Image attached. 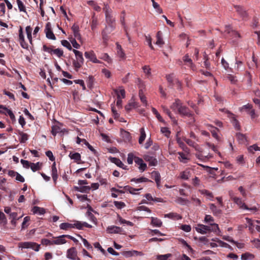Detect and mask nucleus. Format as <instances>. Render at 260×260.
Returning a JSON list of instances; mask_svg holds the SVG:
<instances>
[{"label": "nucleus", "mask_w": 260, "mask_h": 260, "mask_svg": "<svg viewBox=\"0 0 260 260\" xmlns=\"http://www.w3.org/2000/svg\"><path fill=\"white\" fill-rule=\"evenodd\" d=\"M173 111L177 110L178 113L183 116L191 117L192 114L189 109L185 106H183L181 102L179 99H176L174 103L171 106Z\"/></svg>", "instance_id": "1"}, {"label": "nucleus", "mask_w": 260, "mask_h": 260, "mask_svg": "<svg viewBox=\"0 0 260 260\" xmlns=\"http://www.w3.org/2000/svg\"><path fill=\"white\" fill-rule=\"evenodd\" d=\"M196 230L197 232L201 234H206L211 232L216 233L219 231V227L217 224L211 223L209 225L198 224Z\"/></svg>", "instance_id": "2"}, {"label": "nucleus", "mask_w": 260, "mask_h": 260, "mask_svg": "<svg viewBox=\"0 0 260 260\" xmlns=\"http://www.w3.org/2000/svg\"><path fill=\"white\" fill-rule=\"evenodd\" d=\"M73 52L75 53L76 60L73 61V65L77 71L80 68L84 62V58L82 52L76 49H73Z\"/></svg>", "instance_id": "3"}, {"label": "nucleus", "mask_w": 260, "mask_h": 260, "mask_svg": "<svg viewBox=\"0 0 260 260\" xmlns=\"http://www.w3.org/2000/svg\"><path fill=\"white\" fill-rule=\"evenodd\" d=\"M40 246V245L32 242H24L19 243V247L21 248H31L36 251L39 250Z\"/></svg>", "instance_id": "4"}, {"label": "nucleus", "mask_w": 260, "mask_h": 260, "mask_svg": "<svg viewBox=\"0 0 260 260\" xmlns=\"http://www.w3.org/2000/svg\"><path fill=\"white\" fill-rule=\"evenodd\" d=\"M232 200L233 201L237 204L239 207L243 209H246V210H253V211H256L257 208L255 207H253L251 208H249L242 201V199L237 198V197H233L232 198Z\"/></svg>", "instance_id": "5"}, {"label": "nucleus", "mask_w": 260, "mask_h": 260, "mask_svg": "<svg viewBox=\"0 0 260 260\" xmlns=\"http://www.w3.org/2000/svg\"><path fill=\"white\" fill-rule=\"evenodd\" d=\"M45 32L47 38L53 40H55L56 39L55 35L51 30V25L50 22H48L46 24Z\"/></svg>", "instance_id": "6"}, {"label": "nucleus", "mask_w": 260, "mask_h": 260, "mask_svg": "<svg viewBox=\"0 0 260 260\" xmlns=\"http://www.w3.org/2000/svg\"><path fill=\"white\" fill-rule=\"evenodd\" d=\"M106 232L109 234H121L122 229L119 226L111 225L107 228Z\"/></svg>", "instance_id": "7"}, {"label": "nucleus", "mask_w": 260, "mask_h": 260, "mask_svg": "<svg viewBox=\"0 0 260 260\" xmlns=\"http://www.w3.org/2000/svg\"><path fill=\"white\" fill-rule=\"evenodd\" d=\"M236 12L240 15V16L243 19H246L248 17V14L246 10L241 6L239 5H235Z\"/></svg>", "instance_id": "8"}, {"label": "nucleus", "mask_w": 260, "mask_h": 260, "mask_svg": "<svg viewBox=\"0 0 260 260\" xmlns=\"http://www.w3.org/2000/svg\"><path fill=\"white\" fill-rule=\"evenodd\" d=\"M67 256L68 258L72 260H76L77 258V252L76 248L72 247L69 249L67 251Z\"/></svg>", "instance_id": "9"}, {"label": "nucleus", "mask_w": 260, "mask_h": 260, "mask_svg": "<svg viewBox=\"0 0 260 260\" xmlns=\"http://www.w3.org/2000/svg\"><path fill=\"white\" fill-rule=\"evenodd\" d=\"M74 228H76L78 230H82L83 226H85L88 228H92V225L87 223V222H82L79 221H75L74 223H73Z\"/></svg>", "instance_id": "10"}, {"label": "nucleus", "mask_w": 260, "mask_h": 260, "mask_svg": "<svg viewBox=\"0 0 260 260\" xmlns=\"http://www.w3.org/2000/svg\"><path fill=\"white\" fill-rule=\"evenodd\" d=\"M144 159L145 161L149 162V166H155L157 164V160L156 158L149 155H145L144 156Z\"/></svg>", "instance_id": "11"}, {"label": "nucleus", "mask_w": 260, "mask_h": 260, "mask_svg": "<svg viewBox=\"0 0 260 260\" xmlns=\"http://www.w3.org/2000/svg\"><path fill=\"white\" fill-rule=\"evenodd\" d=\"M135 162L136 164L139 166V169L141 172H143L146 170L147 168V165L145 163L143 162V160L142 158L139 157L135 158Z\"/></svg>", "instance_id": "12"}, {"label": "nucleus", "mask_w": 260, "mask_h": 260, "mask_svg": "<svg viewBox=\"0 0 260 260\" xmlns=\"http://www.w3.org/2000/svg\"><path fill=\"white\" fill-rule=\"evenodd\" d=\"M85 57L90 59V61L94 63L99 62V60L96 58L93 51L85 52L84 53Z\"/></svg>", "instance_id": "13"}, {"label": "nucleus", "mask_w": 260, "mask_h": 260, "mask_svg": "<svg viewBox=\"0 0 260 260\" xmlns=\"http://www.w3.org/2000/svg\"><path fill=\"white\" fill-rule=\"evenodd\" d=\"M66 237V235H62L58 236L55 240H52V243L55 245L63 244L67 242L64 238Z\"/></svg>", "instance_id": "14"}, {"label": "nucleus", "mask_w": 260, "mask_h": 260, "mask_svg": "<svg viewBox=\"0 0 260 260\" xmlns=\"http://www.w3.org/2000/svg\"><path fill=\"white\" fill-rule=\"evenodd\" d=\"M247 223L253 226H255L256 230L260 232V221L255 220V221H252L251 219L246 218Z\"/></svg>", "instance_id": "15"}, {"label": "nucleus", "mask_w": 260, "mask_h": 260, "mask_svg": "<svg viewBox=\"0 0 260 260\" xmlns=\"http://www.w3.org/2000/svg\"><path fill=\"white\" fill-rule=\"evenodd\" d=\"M225 31L227 32L229 34H231V36H233L234 38H240V34L235 30H232V27H231L230 25L226 26Z\"/></svg>", "instance_id": "16"}, {"label": "nucleus", "mask_w": 260, "mask_h": 260, "mask_svg": "<svg viewBox=\"0 0 260 260\" xmlns=\"http://www.w3.org/2000/svg\"><path fill=\"white\" fill-rule=\"evenodd\" d=\"M183 140L190 146H191L193 148H194V149L197 150V151H200L201 152V148L200 147L196 144L194 142L191 141V140L189 139H187L186 138H184L183 139Z\"/></svg>", "instance_id": "17"}, {"label": "nucleus", "mask_w": 260, "mask_h": 260, "mask_svg": "<svg viewBox=\"0 0 260 260\" xmlns=\"http://www.w3.org/2000/svg\"><path fill=\"white\" fill-rule=\"evenodd\" d=\"M72 29L74 33L75 38L78 40H80L81 39V37L79 33V26L76 24H74L72 27Z\"/></svg>", "instance_id": "18"}, {"label": "nucleus", "mask_w": 260, "mask_h": 260, "mask_svg": "<svg viewBox=\"0 0 260 260\" xmlns=\"http://www.w3.org/2000/svg\"><path fill=\"white\" fill-rule=\"evenodd\" d=\"M52 177L54 183H56V181L58 178L57 170L56 167L55 162H54L52 166Z\"/></svg>", "instance_id": "19"}, {"label": "nucleus", "mask_w": 260, "mask_h": 260, "mask_svg": "<svg viewBox=\"0 0 260 260\" xmlns=\"http://www.w3.org/2000/svg\"><path fill=\"white\" fill-rule=\"evenodd\" d=\"M106 20L107 22L111 26L113 27V24L115 23V18L112 16V13L105 14Z\"/></svg>", "instance_id": "20"}, {"label": "nucleus", "mask_w": 260, "mask_h": 260, "mask_svg": "<svg viewBox=\"0 0 260 260\" xmlns=\"http://www.w3.org/2000/svg\"><path fill=\"white\" fill-rule=\"evenodd\" d=\"M151 174L152 178L156 182L157 187H159L160 183V174L156 171H153Z\"/></svg>", "instance_id": "21"}, {"label": "nucleus", "mask_w": 260, "mask_h": 260, "mask_svg": "<svg viewBox=\"0 0 260 260\" xmlns=\"http://www.w3.org/2000/svg\"><path fill=\"white\" fill-rule=\"evenodd\" d=\"M156 39L157 40L155 42V44L159 46V47H161L164 44V41H163L162 38V33L160 31L157 32L156 34Z\"/></svg>", "instance_id": "22"}, {"label": "nucleus", "mask_w": 260, "mask_h": 260, "mask_svg": "<svg viewBox=\"0 0 260 260\" xmlns=\"http://www.w3.org/2000/svg\"><path fill=\"white\" fill-rule=\"evenodd\" d=\"M74 188L76 191L81 192H88L91 189L89 186H75Z\"/></svg>", "instance_id": "23"}, {"label": "nucleus", "mask_w": 260, "mask_h": 260, "mask_svg": "<svg viewBox=\"0 0 260 260\" xmlns=\"http://www.w3.org/2000/svg\"><path fill=\"white\" fill-rule=\"evenodd\" d=\"M209 206L210 210L212 211L214 215L218 216L221 214V210L219 209H218L214 204H210Z\"/></svg>", "instance_id": "24"}, {"label": "nucleus", "mask_w": 260, "mask_h": 260, "mask_svg": "<svg viewBox=\"0 0 260 260\" xmlns=\"http://www.w3.org/2000/svg\"><path fill=\"white\" fill-rule=\"evenodd\" d=\"M111 161L112 162L114 163L117 166L123 169H126L125 168L126 167V166H125L119 158L112 157L111 158Z\"/></svg>", "instance_id": "25"}, {"label": "nucleus", "mask_w": 260, "mask_h": 260, "mask_svg": "<svg viewBox=\"0 0 260 260\" xmlns=\"http://www.w3.org/2000/svg\"><path fill=\"white\" fill-rule=\"evenodd\" d=\"M18 135L20 137L19 139V141L21 143H25L28 139V135L27 134L24 133L22 132L19 131L18 133Z\"/></svg>", "instance_id": "26"}, {"label": "nucleus", "mask_w": 260, "mask_h": 260, "mask_svg": "<svg viewBox=\"0 0 260 260\" xmlns=\"http://www.w3.org/2000/svg\"><path fill=\"white\" fill-rule=\"evenodd\" d=\"M32 211L34 214H39L40 215H43L45 213V210L43 208H41L38 206H35L32 209Z\"/></svg>", "instance_id": "27"}, {"label": "nucleus", "mask_w": 260, "mask_h": 260, "mask_svg": "<svg viewBox=\"0 0 260 260\" xmlns=\"http://www.w3.org/2000/svg\"><path fill=\"white\" fill-rule=\"evenodd\" d=\"M165 217H168L171 219H181L182 218V217L178 214L176 213H170L168 214H165Z\"/></svg>", "instance_id": "28"}, {"label": "nucleus", "mask_w": 260, "mask_h": 260, "mask_svg": "<svg viewBox=\"0 0 260 260\" xmlns=\"http://www.w3.org/2000/svg\"><path fill=\"white\" fill-rule=\"evenodd\" d=\"M161 221L155 217H151V224H152L154 226L160 227L162 225Z\"/></svg>", "instance_id": "29"}, {"label": "nucleus", "mask_w": 260, "mask_h": 260, "mask_svg": "<svg viewBox=\"0 0 260 260\" xmlns=\"http://www.w3.org/2000/svg\"><path fill=\"white\" fill-rule=\"evenodd\" d=\"M131 182H135L136 183H140V182H151V180H149L148 178L145 177H140L139 178H132L131 180Z\"/></svg>", "instance_id": "30"}, {"label": "nucleus", "mask_w": 260, "mask_h": 260, "mask_svg": "<svg viewBox=\"0 0 260 260\" xmlns=\"http://www.w3.org/2000/svg\"><path fill=\"white\" fill-rule=\"evenodd\" d=\"M59 228L61 230H68L69 229L74 228V226L73 225V223L63 222L60 224Z\"/></svg>", "instance_id": "31"}, {"label": "nucleus", "mask_w": 260, "mask_h": 260, "mask_svg": "<svg viewBox=\"0 0 260 260\" xmlns=\"http://www.w3.org/2000/svg\"><path fill=\"white\" fill-rule=\"evenodd\" d=\"M254 257L253 254L246 252L243 253L241 255V259L242 260H251Z\"/></svg>", "instance_id": "32"}, {"label": "nucleus", "mask_w": 260, "mask_h": 260, "mask_svg": "<svg viewBox=\"0 0 260 260\" xmlns=\"http://www.w3.org/2000/svg\"><path fill=\"white\" fill-rule=\"evenodd\" d=\"M87 3L89 5L92 6L95 11H96L98 12H99L101 11V7L100 6H99L94 1H87Z\"/></svg>", "instance_id": "33"}, {"label": "nucleus", "mask_w": 260, "mask_h": 260, "mask_svg": "<svg viewBox=\"0 0 260 260\" xmlns=\"http://www.w3.org/2000/svg\"><path fill=\"white\" fill-rule=\"evenodd\" d=\"M140 132L141 133V136L139 139V143L140 144H141L143 143V142H144L146 138V134L145 132L144 128L143 127L141 128L140 129Z\"/></svg>", "instance_id": "34"}, {"label": "nucleus", "mask_w": 260, "mask_h": 260, "mask_svg": "<svg viewBox=\"0 0 260 260\" xmlns=\"http://www.w3.org/2000/svg\"><path fill=\"white\" fill-rule=\"evenodd\" d=\"M208 126L211 127L210 131L212 135V136L216 139L218 140L219 138L217 134V131H218L217 128L215 127H213V126L210 124H208Z\"/></svg>", "instance_id": "35"}, {"label": "nucleus", "mask_w": 260, "mask_h": 260, "mask_svg": "<svg viewBox=\"0 0 260 260\" xmlns=\"http://www.w3.org/2000/svg\"><path fill=\"white\" fill-rule=\"evenodd\" d=\"M69 156L72 159H74L76 161L81 159V155L79 153L77 152L74 153H70Z\"/></svg>", "instance_id": "36"}, {"label": "nucleus", "mask_w": 260, "mask_h": 260, "mask_svg": "<svg viewBox=\"0 0 260 260\" xmlns=\"http://www.w3.org/2000/svg\"><path fill=\"white\" fill-rule=\"evenodd\" d=\"M124 188L127 191H128L129 193L132 194H136V191H139L142 189V188H134L129 186H125L124 187Z\"/></svg>", "instance_id": "37"}, {"label": "nucleus", "mask_w": 260, "mask_h": 260, "mask_svg": "<svg viewBox=\"0 0 260 260\" xmlns=\"http://www.w3.org/2000/svg\"><path fill=\"white\" fill-rule=\"evenodd\" d=\"M178 154L179 155V159L180 161L183 163H186L187 160L188 159L186 155L183 152H178Z\"/></svg>", "instance_id": "38"}, {"label": "nucleus", "mask_w": 260, "mask_h": 260, "mask_svg": "<svg viewBox=\"0 0 260 260\" xmlns=\"http://www.w3.org/2000/svg\"><path fill=\"white\" fill-rule=\"evenodd\" d=\"M30 168L33 172H36L40 169V162H38L36 164L30 163Z\"/></svg>", "instance_id": "39"}, {"label": "nucleus", "mask_w": 260, "mask_h": 260, "mask_svg": "<svg viewBox=\"0 0 260 260\" xmlns=\"http://www.w3.org/2000/svg\"><path fill=\"white\" fill-rule=\"evenodd\" d=\"M152 111L154 114L155 115L156 117H157V119L161 122H164V120L163 118L161 117L160 115L159 114L158 111L156 110V109L154 108H152Z\"/></svg>", "instance_id": "40"}, {"label": "nucleus", "mask_w": 260, "mask_h": 260, "mask_svg": "<svg viewBox=\"0 0 260 260\" xmlns=\"http://www.w3.org/2000/svg\"><path fill=\"white\" fill-rule=\"evenodd\" d=\"M202 194L206 196L209 199L211 200L213 198V195L212 192L203 189L200 191Z\"/></svg>", "instance_id": "41"}, {"label": "nucleus", "mask_w": 260, "mask_h": 260, "mask_svg": "<svg viewBox=\"0 0 260 260\" xmlns=\"http://www.w3.org/2000/svg\"><path fill=\"white\" fill-rule=\"evenodd\" d=\"M0 223L6 224L7 223V219L5 214L0 211Z\"/></svg>", "instance_id": "42"}, {"label": "nucleus", "mask_w": 260, "mask_h": 260, "mask_svg": "<svg viewBox=\"0 0 260 260\" xmlns=\"http://www.w3.org/2000/svg\"><path fill=\"white\" fill-rule=\"evenodd\" d=\"M172 254L168 253L164 255H158L157 256V260H168V258L170 257Z\"/></svg>", "instance_id": "43"}, {"label": "nucleus", "mask_w": 260, "mask_h": 260, "mask_svg": "<svg viewBox=\"0 0 260 260\" xmlns=\"http://www.w3.org/2000/svg\"><path fill=\"white\" fill-rule=\"evenodd\" d=\"M136 157H137L135 156L133 153H128L127 159V163L129 165L132 164L134 160L135 161V158Z\"/></svg>", "instance_id": "44"}, {"label": "nucleus", "mask_w": 260, "mask_h": 260, "mask_svg": "<svg viewBox=\"0 0 260 260\" xmlns=\"http://www.w3.org/2000/svg\"><path fill=\"white\" fill-rule=\"evenodd\" d=\"M114 204L118 209H121L125 206V204L124 202L120 201H114Z\"/></svg>", "instance_id": "45"}, {"label": "nucleus", "mask_w": 260, "mask_h": 260, "mask_svg": "<svg viewBox=\"0 0 260 260\" xmlns=\"http://www.w3.org/2000/svg\"><path fill=\"white\" fill-rule=\"evenodd\" d=\"M52 54H55L58 57H60L63 55V52L61 49L57 48L53 49Z\"/></svg>", "instance_id": "46"}, {"label": "nucleus", "mask_w": 260, "mask_h": 260, "mask_svg": "<svg viewBox=\"0 0 260 260\" xmlns=\"http://www.w3.org/2000/svg\"><path fill=\"white\" fill-rule=\"evenodd\" d=\"M16 1L19 11L26 12L25 7L23 3L20 0H16Z\"/></svg>", "instance_id": "47"}, {"label": "nucleus", "mask_w": 260, "mask_h": 260, "mask_svg": "<svg viewBox=\"0 0 260 260\" xmlns=\"http://www.w3.org/2000/svg\"><path fill=\"white\" fill-rule=\"evenodd\" d=\"M188 201L187 200L182 198L181 197H178L176 200V203H177L179 204L182 205H184L188 203Z\"/></svg>", "instance_id": "48"}, {"label": "nucleus", "mask_w": 260, "mask_h": 260, "mask_svg": "<svg viewBox=\"0 0 260 260\" xmlns=\"http://www.w3.org/2000/svg\"><path fill=\"white\" fill-rule=\"evenodd\" d=\"M152 6L154 9H155L156 11L158 14H162L163 13L162 9L160 8L159 5L157 3H155Z\"/></svg>", "instance_id": "49"}, {"label": "nucleus", "mask_w": 260, "mask_h": 260, "mask_svg": "<svg viewBox=\"0 0 260 260\" xmlns=\"http://www.w3.org/2000/svg\"><path fill=\"white\" fill-rule=\"evenodd\" d=\"M78 236L82 239L84 245L88 249H91L92 246L87 241V240L84 238H83L81 236L78 235Z\"/></svg>", "instance_id": "50"}, {"label": "nucleus", "mask_w": 260, "mask_h": 260, "mask_svg": "<svg viewBox=\"0 0 260 260\" xmlns=\"http://www.w3.org/2000/svg\"><path fill=\"white\" fill-rule=\"evenodd\" d=\"M61 43L62 46L68 48L69 50H73L70 43L68 41L64 40H62Z\"/></svg>", "instance_id": "51"}, {"label": "nucleus", "mask_w": 260, "mask_h": 260, "mask_svg": "<svg viewBox=\"0 0 260 260\" xmlns=\"http://www.w3.org/2000/svg\"><path fill=\"white\" fill-rule=\"evenodd\" d=\"M183 60L186 63H188L190 67H191L193 64L192 60L189 57V56L187 54L185 55L183 57Z\"/></svg>", "instance_id": "52"}, {"label": "nucleus", "mask_w": 260, "mask_h": 260, "mask_svg": "<svg viewBox=\"0 0 260 260\" xmlns=\"http://www.w3.org/2000/svg\"><path fill=\"white\" fill-rule=\"evenodd\" d=\"M30 221V217L29 216H26L23 219V221L22 223V229H25L27 228L28 224L27 223Z\"/></svg>", "instance_id": "53"}, {"label": "nucleus", "mask_w": 260, "mask_h": 260, "mask_svg": "<svg viewBox=\"0 0 260 260\" xmlns=\"http://www.w3.org/2000/svg\"><path fill=\"white\" fill-rule=\"evenodd\" d=\"M177 142L178 144H179V146L184 151H187L188 150V148L185 146L184 143L181 141L180 138H178L177 139Z\"/></svg>", "instance_id": "54"}, {"label": "nucleus", "mask_w": 260, "mask_h": 260, "mask_svg": "<svg viewBox=\"0 0 260 260\" xmlns=\"http://www.w3.org/2000/svg\"><path fill=\"white\" fill-rule=\"evenodd\" d=\"M189 172L188 171H183L180 173V178L184 180H187L189 178Z\"/></svg>", "instance_id": "55"}, {"label": "nucleus", "mask_w": 260, "mask_h": 260, "mask_svg": "<svg viewBox=\"0 0 260 260\" xmlns=\"http://www.w3.org/2000/svg\"><path fill=\"white\" fill-rule=\"evenodd\" d=\"M2 108L6 111L7 113L10 116V118L11 119L13 120V119H15V115L13 114V112L11 110H10V109H8L7 108L4 107V106H3V108Z\"/></svg>", "instance_id": "56"}, {"label": "nucleus", "mask_w": 260, "mask_h": 260, "mask_svg": "<svg viewBox=\"0 0 260 260\" xmlns=\"http://www.w3.org/2000/svg\"><path fill=\"white\" fill-rule=\"evenodd\" d=\"M71 43H72L73 47L76 49H79L80 47V45L77 42L75 38H71L70 40Z\"/></svg>", "instance_id": "57"}, {"label": "nucleus", "mask_w": 260, "mask_h": 260, "mask_svg": "<svg viewBox=\"0 0 260 260\" xmlns=\"http://www.w3.org/2000/svg\"><path fill=\"white\" fill-rule=\"evenodd\" d=\"M104 5L103 11L105 12V14L112 13L111 9L107 4L104 3Z\"/></svg>", "instance_id": "58"}, {"label": "nucleus", "mask_w": 260, "mask_h": 260, "mask_svg": "<svg viewBox=\"0 0 260 260\" xmlns=\"http://www.w3.org/2000/svg\"><path fill=\"white\" fill-rule=\"evenodd\" d=\"M87 86L89 88H91L94 82V78L92 76H89L87 81Z\"/></svg>", "instance_id": "59"}, {"label": "nucleus", "mask_w": 260, "mask_h": 260, "mask_svg": "<svg viewBox=\"0 0 260 260\" xmlns=\"http://www.w3.org/2000/svg\"><path fill=\"white\" fill-rule=\"evenodd\" d=\"M248 150L251 152H253L254 151H260V148L256 144L250 146L248 148Z\"/></svg>", "instance_id": "60"}, {"label": "nucleus", "mask_w": 260, "mask_h": 260, "mask_svg": "<svg viewBox=\"0 0 260 260\" xmlns=\"http://www.w3.org/2000/svg\"><path fill=\"white\" fill-rule=\"evenodd\" d=\"M3 93L4 94L7 95L9 99L13 100V101L15 100V96L12 93L7 91L6 89L3 90Z\"/></svg>", "instance_id": "61"}, {"label": "nucleus", "mask_w": 260, "mask_h": 260, "mask_svg": "<svg viewBox=\"0 0 260 260\" xmlns=\"http://www.w3.org/2000/svg\"><path fill=\"white\" fill-rule=\"evenodd\" d=\"M60 131V128L57 126H52L51 133L53 136H56V135L59 133Z\"/></svg>", "instance_id": "62"}, {"label": "nucleus", "mask_w": 260, "mask_h": 260, "mask_svg": "<svg viewBox=\"0 0 260 260\" xmlns=\"http://www.w3.org/2000/svg\"><path fill=\"white\" fill-rule=\"evenodd\" d=\"M236 137L241 143L244 142L245 140V136L241 133H237L236 134Z\"/></svg>", "instance_id": "63"}, {"label": "nucleus", "mask_w": 260, "mask_h": 260, "mask_svg": "<svg viewBox=\"0 0 260 260\" xmlns=\"http://www.w3.org/2000/svg\"><path fill=\"white\" fill-rule=\"evenodd\" d=\"M253 245L257 248H260V240L259 238L255 239L252 241Z\"/></svg>", "instance_id": "64"}]
</instances>
